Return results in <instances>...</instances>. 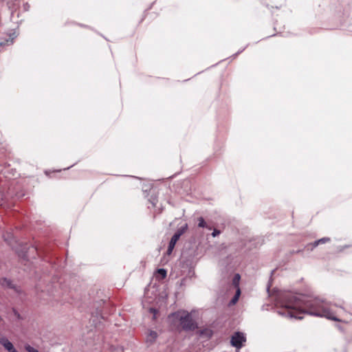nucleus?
Here are the masks:
<instances>
[{"label": "nucleus", "mask_w": 352, "mask_h": 352, "mask_svg": "<svg viewBox=\"0 0 352 352\" xmlns=\"http://www.w3.org/2000/svg\"><path fill=\"white\" fill-rule=\"evenodd\" d=\"M276 303L279 315L290 318L302 319V314L324 317L334 321H340L337 314L328 302L320 298H307L290 292H281L276 296Z\"/></svg>", "instance_id": "obj_1"}, {"label": "nucleus", "mask_w": 352, "mask_h": 352, "mask_svg": "<svg viewBox=\"0 0 352 352\" xmlns=\"http://www.w3.org/2000/svg\"><path fill=\"white\" fill-rule=\"evenodd\" d=\"M170 319L179 322L182 329L186 331L194 330L197 324L193 320L191 315L186 311H179L169 316Z\"/></svg>", "instance_id": "obj_2"}, {"label": "nucleus", "mask_w": 352, "mask_h": 352, "mask_svg": "<svg viewBox=\"0 0 352 352\" xmlns=\"http://www.w3.org/2000/svg\"><path fill=\"white\" fill-rule=\"evenodd\" d=\"M246 340L245 335L241 332L234 333L231 337V344L236 349H241Z\"/></svg>", "instance_id": "obj_3"}, {"label": "nucleus", "mask_w": 352, "mask_h": 352, "mask_svg": "<svg viewBox=\"0 0 352 352\" xmlns=\"http://www.w3.org/2000/svg\"><path fill=\"white\" fill-rule=\"evenodd\" d=\"M0 344L6 349L8 352H18L11 342L2 333H0Z\"/></svg>", "instance_id": "obj_4"}, {"label": "nucleus", "mask_w": 352, "mask_h": 352, "mask_svg": "<svg viewBox=\"0 0 352 352\" xmlns=\"http://www.w3.org/2000/svg\"><path fill=\"white\" fill-rule=\"evenodd\" d=\"M15 37H16L15 36L9 35L8 38H6L4 41L0 42V46L2 47V46H5V45H12L14 42V39Z\"/></svg>", "instance_id": "obj_5"}, {"label": "nucleus", "mask_w": 352, "mask_h": 352, "mask_svg": "<svg viewBox=\"0 0 352 352\" xmlns=\"http://www.w3.org/2000/svg\"><path fill=\"white\" fill-rule=\"evenodd\" d=\"M157 337V334L154 331H151L146 338V342L153 343Z\"/></svg>", "instance_id": "obj_6"}, {"label": "nucleus", "mask_w": 352, "mask_h": 352, "mask_svg": "<svg viewBox=\"0 0 352 352\" xmlns=\"http://www.w3.org/2000/svg\"><path fill=\"white\" fill-rule=\"evenodd\" d=\"M0 285H1L3 287L14 288L12 282L6 278H0Z\"/></svg>", "instance_id": "obj_7"}, {"label": "nucleus", "mask_w": 352, "mask_h": 352, "mask_svg": "<svg viewBox=\"0 0 352 352\" xmlns=\"http://www.w3.org/2000/svg\"><path fill=\"white\" fill-rule=\"evenodd\" d=\"M188 229V224L186 223L181 228H179L177 232L174 234V235H177V238H180V236L186 231Z\"/></svg>", "instance_id": "obj_8"}, {"label": "nucleus", "mask_w": 352, "mask_h": 352, "mask_svg": "<svg viewBox=\"0 0 352 352\" xmlns=\"http://www.w3.org/2000/svg\"><path fill=\"white\" fill-rule=\"evenodd\" d=\"M188 229V224L186 223L181 228H179L177 232L174 234V235H177V238H180V236L186 231Z\"/></svg>", "instance_id": "obj_9"}, {"label": "nucleus", "mask_w": 352, "mask_h": 352, "mask_svg": "<svg viewBox=\"0 0 352 352\" xmlns=\"http://www.w3.org/2000/svg\"><path fill=\"white\" fill-rule=\"evenodd\" d=\"M198 221V227L199 228H206L209 230H211V227L208 226L207 223H206L204 219L201 217H199L197 219Z\"/></svg>", "instance_id": "obj_10"}, {"label": "nucleus", "mask_w": 352, "mask_h": 352, "mask_svg": "<svg viewBox=\"0 0 352 352\" xmlns=\"http://www.w3.org/2000/svg\"><path fill=\"white\" fill-rule=\"evenodd\" d=\"M330 241V239L328 238V237H324V238H322L318 241H316L313 244H312V248L313 249L314 248H316V246H318L320 243H324L326 242H328Z\"/></svg>", "instance_id": "obj_11"}, {"label": "nucleus", "mask_w": 352, "mask_h": 352, "mask_svg": "<svg viewBox=\"0 0 352 352\" xmlns=\"http://www.w3.org/2000/svg\"><path fill=\"white\" fill-rule=\"evenodd\" d=\"M240 293H241L240 289L238 288L237 290H236L235 296L233 297V298L231 300V303L235 304L238 301Z\"/></svg>", "instance_id": "obj_12"}, {"label": "nucleus", "mask_w": 352, "mask_h": 352, "mask_svg": "<svg viewBox=\"0 0 352 352\" xmlns=\"http://www.w3.org/2000/svg\"><path fill=\"white\" fill-rule=\"evenodd\" d=\"M240 280V275L239 274H236L233 278V285L236 287H238L239 283Z\"/></svg>", "instance_id": "obj_13"}, {"label": "nucleus", "mask_w": 352, "mask_h": 352, "mask_svg": "<svg viewBox=\"0 0 352 352\" xmlns=\"http://www.w3.org/2000/svg\"><path fill=\"white\" fill-rule=\"evenodd\" d=\"M201 335H206V337L208 338H210L211 336H212V331L209 329H204L203 331H201Z\"/></svg>", "instance_id": "obj_14"}, {"label": "nucleus", "mask_w": 352, "mask_h": 352, "mask_svg": "<svg viewBox=\"0 0 352 352\" xmlns=\"http://www.w3.org/2000/svg\"><path fill=\"white\" fill-rule=\"evenodd\" d=\"M179 239L177 238V235H173L170 239V244L173 245L175 246L176 243Z\"/></svg>", "instance_id": "obj_15"}, {"label": "nucleus", "mask_w": 352, "mask_h": 352, "mask_svg": "<svg viewBox=\"0 0 352 352\" xmlns=\"http://www.w3.org/2000/svg\"><path fill=\"white\" fill-rule=\"evenodd\" d=\"M25 349L28 352H38V350L28 344L25 346Z\"/></svg>", "instance_id": "obj_16"}, {"label": "nucleus", "mask_w": 352, "mask_h": 352, "mask_svg": "<svg viewBox=\"0 0 352 352\" xmlns=\"http://www.w3.org/2000/svg\"><path fill=\"white\" fill-rule=\"evenodd\" d=\"M157 273L161 275L162 278H164L166 276V271L164 269H159L157 270Z\"/></svg>", "instance_id": "obj_17"}, {"label": "nucleus", "mask_w": 352, "mask_h": 352, "mask_svg": "<svg viewBox=\"0 0 352 352\" xmlns=\"http://www.w3.org/2000/svg\"><path fill=\"white\" fill-rule=\"evenodd\" d=\"M174 248H175V245H171V244L169 243L168 247V250H167V254H170L172 253Z\"/></svg>", "instance_id": "obj_18"}, {"label": "nucleus", "mask_w": 352, "mask_h": 352, "mask_svg": "<svg viewBox=\"0 0 352 352\" xmlns=\"http://www.w3.org/2000/svg\"><path fill=\"white\" fill-rule=\"evenodd\" d=\"M221 232L220 230H217V229H214L213 232H212V236L213 237H215L217 236H218L219 234H220Z\"/></svg>", "instance_id": "obj_19"}, {"label": "nucleus", "mask_w": 352, "mask_h": 352, "mask_svg": "<svg viewBox=\"0 0 352 352\" xmlns=\"http://www.w3.org/2000/svg\"><path fill=\"white\" fill-rule=\"evenodd\" d=\"M3 193L0 192V206H2L3 203Z\"/></svg>", "instance_id": "obj_20"}, {"label": "nucleus", "mask_w": 352, "mask_h": 352, "mask_svg": "<svg viewBox=\"0 0 352 352\" xmlns=\"http://www.w3.org/2000/svg\"><path fill=\"white\" fill-rule=\"evenodd\" d=\"M151 311H155V309H151Z\"/></svg>", "instance_id": "obj_21"}]
</instances>
